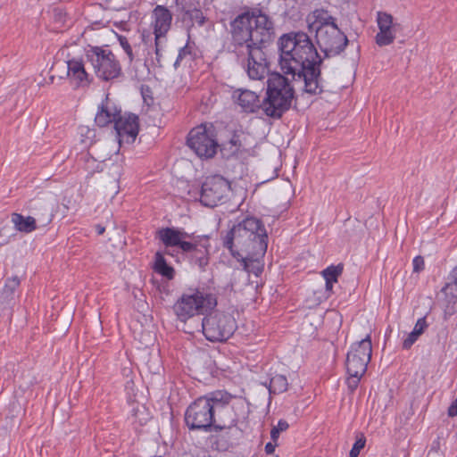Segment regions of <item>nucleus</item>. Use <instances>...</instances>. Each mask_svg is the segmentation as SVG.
<instances>
[{"mask_svg": "<svg viewBox=\"0 0 457 457\" xmlns=\"http://www.w3.org/2000/svg\"><path fill=\"white\" fill-rule=\"evenodd\" d=\"M280 51L279 65L285 75L303 82V90L310 95H319L323 91L320 81V57L310 37L304 32L283 35L278 41Z\"/></svg>", "mask_w": 457, "mask_h": 457, "instance_id": "f257e3e1", "label": "nucleus"}, {"mask_svg": "<svg viewBox=\"0 0 457 457\" xmlns=\"http://www.w3.org/2000/svg\"><path fill=\"white\" fill-rule=\"evenodd\" d=\"M268 235L263 223L257 218L247 217L234 225L223 237V246L228 248L235 258L263 256L267 251Z\"/></svg>", "mask_w": 457, "mask_h": 457, "instance_id": "f03ea898", "label": "nucleus"}, {"mask_svg": "<svg viewBox=\"0 0 457 457\" xmlns=\"http://www.w3.org/2000/svg\"><path fill=\"white\" fill-rule=\"evenodd\" d=\"M237 398L226 391H215L197 398L186 411L187 428L190 430L212 431L219 416L225 413Z\"/></svg>", "mask_w": 457, "mask_h": 457, "instance_id": "7ed1b4c3", "label": "nucleus"}, {"mask_svg": "<svg viewBox=\"0 0 457 457\" xmlns=\"http://www.w3.org/2000/svg\"><path fill=\"white\" fill-rule=\"evenodd\" d=\"M250 412L249 403L243 397L234 399L230 407L225 413L219 416L217 422L212 428L215 434L211 436L212 445L218 451H227L237 444L243 431L239 423L248 419Z\"/></svg>", "mask_w": 457, "mask_h": 457, "instance_id": "20e7f679", "label": "nucleus"}, {"mask_svg": "<svg viewBox=\"0 0 457 457\" xmlns=\"http://www.w3.org/2000/svg\"><path fill=\"white\" fill-rule=\"evenodd\" d=\"M288 76L273 73L268 79L266 96L262 100V112L266 116L278 120L290 109L295 97V86Z\"/></svg>", "mask_w": 457, "mask_h": 457, "instance_id": "39448f33", "label": "nucleus"}, {"mask_svg": "<svg viewBox=\"0 0 457 457\" xmlns=\"http://www.w3.org/2000/svg\"><path fill=\"white\" fill-rule=\"evenodd\" d=\"M216 304L217 300L212 294L196 290L193 294L182 295L174 304L173 311L179 320L186 321L195 315L203 314L204 312L214 308Z\"/></svg>", "mask_w": 457, "mask_h": 457, "instance_id": "423d86ee", "label": "nucleus"}, {"mask_svg": "<svg viewBox=\"0 0 457 457\" xmlns=\"http://www.w3.org/2000/svg\"><path fill=\"white\" fill-rule=\"evenodd\" d=\"M202 328L207 340L222 342L234 334L237 323L230 314L216 312L203 319Z\"/></svg>", "mask_w": 457, "mask_h": 457, "instance_id": "0eeeda50", "label": "nucleus"}, {"mask_svg": "<svg viewBox=\"0 0 457 457\" xmlns=\"http://www.w3.org/2000/svg\"><path fill=\"white\" fill-rule=\"evenodd\" d=\"M248 16L245 11L230 22L231 46L237 56L245 55V51L258 46Z\"/></svg>", "mask_w": 457, "mask_h": 457, "instance_id": "6e6552de", "label": "nucleus"}, {"mask_svg": "<svg viewBox=\"0 0 457 457\" xmlns=\"http://www.w3.org/2000/svg\"><path fill=\"white\" fill-rule=\"evenodd\" d=\"M151 18V26L154 35L155 65L162 67V52L167 44L166 35L171 27L172 14L170 10L163 5H157L153 10Z\"/></svg>", "mask_w": 457, "mask_h": 457, "instance_id": "1a4fd4ad", "label": "nucleus"}, {"mask_svg": "<svg viewBox=\"0 0 457 457\" xmlns=\"http://www.w3.org/2000/svg\"><path fill=\"white\" fill-rule=\"evenodd\" d=\"M187 145L201 159L212 158L219 147L213 130L205 125L197 126L190 130Z\"/></svg>", "mask_w": 457, "mask_h": 457, "instance_id": "9d476101", "label": "nucleus"}, {"mask_svg": "<svg viewBox=\"0 0 457 457\" xmlns=\"http://www.w3.org/2000/svg\"><path fill=\"white\" fill-rule=\"evenodd\" d=\"M316 42L327 58L339 55L349 44L345 34L337 27L316 29Z\"/></svg>", "mask_w": 457, "mask_h": 457, "instance_id": "9b49d317", "label": "nucleus"}, {"mask_svg": "<svg viewBox=\"0 0 457 457\" xmlns=\"http://www.w3.org/2000/svg\"><path fill=\"white\" fill-rule=\"evenodd\" d=\"M252 22L255 44L266 47L276 37L275 24L271 17L262 8L253 7L246 11Z\"/></svg>", "mask_w": 457, "mask_h": 457, "instance_id": "f8f14e48", "label": "nucleus"}, {"mask_svg": "<svg viewBox=\"0 0 457 457\" xmlns=\"http://www.w3.org/2000/svg\"><path fill=\"white\" fill-rule=\"evenodd\" d=\"M87 57L98 79L105 81L114 79V54L109 46L90 47L87 52Z\"/></svg>", "mask_w": 457, "mask_h": 457, "instance_id": "ddd939ff", "label": "nucleus"}, {"mask_svg": "<svg viewBox=\"0 0 457 457\" xmlns=\"http://www.w3.org/2000/svg\"><path fill=\"white\" fill-rule=\"evenodd\" d=\"M230 190V185L221 176L207 178L202 185L201 203L207 207H214L224 202Z\"/></svg>", "mask_w": 457, "mask_h": 457, "instance_id": "4468645a", "label": "nucleus"}, {"mask_svg": "<svg viewBox=\"0 0 457 457\" xmlns=\"http://www.w3.org/2000/svg\"><path fill=\"white\" fill-rule=\"evenodd\" d=\"M262 46H255L245 51L243 67L250 79L262 80L270 72V63Z\"/></svg>", "mask_w": 457, "mask_h": 457, "instance_id": "2eb2a0df", "label": "nucleus"}, {"mask_svg": "<svg viewBox=\"0 0 457 457\" xmlns=\"http://www.w3.org/2000/svg\"><path fill=\"white\" fill-rule=\"evenodd\" d=\"M139 132V118L134 113L121 114L116 110V137L119 146L133 144Z\"/></svg>", "mask_w": 457, "mask_h": 457, "instance_id": "dca6fc26", "label": "nucleus"}, {"mask_svg": "<svg viewBox=\"0 0 457 457\" xmlns=\"http://www.w3.org/2000/svg\"><path fill=\"white\" fill-rule=\"evenodd\" d=\"M187 241L189 248L181 253L186 255L189 262L199 268L204 269L209 263L210 237L208 236H191Z\"/></svg>", "mask_w": 457, "mask_h": 457, "instance_id": "f3484780", "label": "nucleus"}, {"mask_svg": "<svg viewBox=\"0 0 457 457\" xmlns=\"http://www.w3.org/2000/svg\"><path fill=\"white\" fill-rule=\"evenodd\" d=\"M232 99L242 112L245 113H255L257 111H262V101L259 96L249 89L238 88L233 91Z\"/></svg>", "mask_w": 457, "mask_h": 457, "instance_id": "a211bd4d", "label": "nucleus"}, {"mask_svg": "<svg viewBox=\"0 0 457 457\" xmlns=\"http://www.w3.org/2000/svg\"><path fill=\"white\" fill-rule=\"evenodd\" d=\"M157 237L166 247L178 246L181 252L190 247L187 239H189L191 235L175 228H163L159 229L157 231Z\"/></svg>", "mask_w": 457, "mask_h": 457, "instance_id": "6ab92c4d", "label": "nucleus"}, {"mask_svg": "<svg viewBox=\"0 0 457 457\" xmlns=\"http://www.w3.org/2000/svg\"><path fill=\"white\" fill-rule=\"evenodd\" d=\"M67 75L75 87H86L90 84V78L82 61L71 59L67 62Z\"/></svg>", "mask_w": 457, "mask_h": 457, "instance_id": "aec40b11", "label": "nucleus"}, {"mask_svg": "<svg viewBox=\"0 0 457 457\" xmlns=\"http://www.w3.org/2000/svg\"><path fill=\"white\" fill-rule=\"evenodd\" d=\"M110 94L107 93L105 98L98 106L95 117V122L98 127H106L114 120V112L109 100Z\"/></svg>", "mask_w": 457, "mask_h": 457, "instance_id": "412c9836", "label": "nucleus"}, {"mask_svg": "<svg viewBox=\"0 0 457 457\" xmlns=\"http://www.w3.org/2000/svg\"><path fill=\"white\" fill-rule=\"evenodd\" d=\"M370 361L353 353H347L346 370L350 377H362L367 370V365Z\"/></svg>", "mask_w": 457, "mask_h": 457, "instance_id": "4be33fe9", "label": "nucleus"}, {"mask_svg": "<svg viewBox=\"0 0 457 457\" xmlns=\"http://www.w3.org/2000/svg\"><path fill=\"white\" fill-rule=\"evenodd\" d=\"M11 221L14 228L21 233H31L37 228L35 218L31 216H23L21 213L13 212L11 216Z\"/></svg>", "mask_w": 457, "mask_h": 457, "instance_id": "5701e85b", "label": "nucleus"}, {"mask_svg": "<svg viewBox=\"0 0 457 457\" xmlns=\"http://www.w3.org/2000/svg\"><path fill=\"white\" fill-rule=\"evenodd\" d=\"M195 57L196 52L194 50V46L187 42L179 50V54L173 66L176 70L181 66H190Z\"/></svg>", "mask_w": 457, "mask_h": 457, "instance_id": "b1692460", "label": "nucleus"}, {"mask_svg": "<svg viewBox=\"0 0 457 457\" xmlns=\"http://www.w3.org/2000/svg\"><path fill=\"white\" fill-rule=\"evenodd\" d=\"M348 353H353L354 355L356 354L360 358H362L370 361L372 353V344L370 336L368 335L365 338L353 344L351 346V350L348 352Z\"/></svg>", "mask_w": 457, "mask_h": 457, "instance_id": "393cba45", "label": "nucleus"}, {"mask_svg": "<svg viewBox=\"0 0 457 457\" xmlns=\"http://www.w3.org/2000/svg\"><path fill=\"white\" fill-rule=\"evenodd\" d=\"M313 22L312 27L316 29H326L327 27H336L337 26L336 23L337 19L330 15L328 11L325 10H315L312 12Z\"/></svg>", "mask_w": 457, "mask_h": 457, "instance_id": "a878e982", "label": "nucleus"}, {"mask_svg": "<svg viewBox=\"0 0 457 457\" xmlns=\"http://www.w3.org/2000/svg\"><path fill=\"white\" fill-rule=\"evenodd\" d=\"M153 269L156 273L162 275L169 280L173 279L175 276L174 269L167 263L164 256L160 252H157L154 254Z\"/></svg>", "mask_w": 457, "mask_h": 457, "instance_id": "bb28decb", "label": "nucleus"}, {"mask_svg": "<svg viewBox=\"0 0 457 457\" xmlns=\"http://www.w3.org/2000/svg\"><path fill=\"white\" fill-rule=\"evenodd\" d=\"M180 10L184 13V21H188L190 22V24L188 25V29L194 27L195 24L199 27H202L207 21V18L204 15L203 12L200 9H186L184 6H181Z\"/></svg>", "mask_w": 457, "mask_h": 457, "instance_id": "cd10ccee", "label": "nucleus"}, {"mask_svg": "<svg viewBox=\"0 0 457 457\" xmlns=\"http://www.w3.org/2000/svg\"><path fill=\"white\" fill-rule=\"evenodd\" d=\"M262 256H248L247 254L242 255V257L237 258L241 262L243 269L248 273H253L255 276H259L262 272V265L260 262Z\"/></svg>", "mask_w": 457, "mask_h": 457, "instance_id": "c85d7f7f", "label": "nucleus"}, {"mask_svg": "<svg viewBox=\"0 0 457 457\" xmlns=\"http://www.w3.org/2000/svg\"><path fill=\"white\" fill-rule=\"evenodd\" d=\"M263 385L268 387L270 394L274 395L287 391L288 386L286 376L280 374L271 377L269 385H267V382L263 383Z\"/></svg>", "mask_w": 457, "mask_h": 457, "instance_id": "c756f323", "label": "nucleus"}, {"mask_svg": "<svg viewBox=\"0 0 457 457\" xmlns=\"http://www.w3.org/2000/svg\"><path fill=\"white\" fill-rule=\"evenodd\" d=\"M395 38V28L379 29V31L376 35V43L379 46H385L393 43Z\"/></svg>", "mask_w": 457, "mask_h": 457, "instance_id": "7c9ffc66", "label": "nucleus"}, {"mask_svg": "<svg viewBox=\"0 0 457 457\" xmlns=\"http://www.w3.org/2000/svg\"><path fill=\"white\" fill-rule=\"evenodd\" d=\"M343 272V265H330L325 270L321 271V275L324 278L325 280L332 281L337 283L338 280V278L341 276Z\"/></svg>", "mask_w": 457, "mask_h": 457, "instance_id": "2f4dec72", "label": "nucleus"}, {"mask_svg": "<svg viewBox=\"0 0 457 457\" xmlns=\"http://www.w3.org/2000/svg\"><path fill=\"white\" fill-rule=\"evenodd\" d=\"M450 279L451 282L446 283L441 291L445 294V295L457 297V265L452 270Z\"/></svg>", "mask_w": 457, "mask_h": 457, "instance_id": "473e14b6", "label": "nucleus"}, {"mask_svg": "<svg viewBox=\"0 0 457 457\" xmlns=\"http://www.w3.org/2000/svg\"><path fill=\"white\" fill-rule=\"evenodd\" d=\"M20 286V279L18 277H12L8 278L5 282L3 294L5 295V298L12 299L15 294V291Z\"/></svg>", "mask_w": 457, "mask_h": 457, "instance_id": "72a5a7b5", "label": "nucleus"}, {"mask_svg": "<svg viewBox=\"0 0 457 457\" xmlns=\"http://www.w3.org/2000/svg\"><path fill=\"white\" fill-rule=\"evenodd\" d=\"M241 146L242 143L240 140V136L234 134L230 140L223 145L221 151L228 149V151H230V155H235L240 152Z\"/></svg>", "mask_w": 457, "mask_h": 457, "instance_id": "f704fd0d", "label": "nucleus"}, {"mask_svg": "<svg viewBox=\"0 0 457 457\" xmlns=\"http://www.w3.org/2000/svg\"><path fill=\"white\" fill-rule=\"evenodd\" d=\"M378 29L395 28L393 23V16L386 12H378L377 17Z\"/></svg>", "mask_w": 457, "mask_h": 457, "instance_id": "c9c22d12", "label": "nucleus"}, {"mask_svg": "<svg viewBox=\"0 0 457 457\" xmlns=\"http://www.w3.org/2000/svg\"><path fill=\"white\" fill-rule=\"evenodd\" d=\"M288 427H289V425L287 420H279L278 422V425L274 426L271 428V431H270L271 440L273 442H277L279 437V434L283 431H286L288 428Z\"/></svg>", "mask_w": 457, "mask_h": 457, "instance_id": "e433bc0d", "label": "nucleus"}, {"mask_svg": "<svg viewBox=\"0 0 457 457\" xmlns=\"http://www.w3.org/2000/svg\"><path fill=\"white\" fill-rule=\"evenodd\" d=\"M116 38L118 39L120 46L122 47V49L128 55L129 62H131L134 60V54H133L132 47H131L130 44L129 43L127 37L124 36H121V35H118L116 33Z\"/></svg>", "mask_w": 457, "mask_h": 457, "instance_id": "4c0bfd02", "label": "nucleus"}, {"mask_svg": "<svg viewBox=\"0 0 457 457\" xmlns=\"http://www.w3.org/2000/svg\"><path fill=\"white\" fill-rule=\"evenodd\" d=\"M366 440L363 436L357 439L350 451V457H358L360 451L365 446Z\"/></svg>", "mask_w": 457, "mask_h": 457, "instance_id": "58836bf2", "label": "nucleus"}, {"mask_svg": "<svg viewBox=\"0 0 457 457\" xmlns=\"http://www.w3.org/2000/svg\"><path fill=\"white\" fill-rule=\"evenodd\" d=\"M428 327L427 321L425 318H420L417 320L412 332L420 337Z\"/></svg>", "mask_w": 457, "mask_h": 457, "instance_id": "ea45409f", "label": "nucleus"}, {"mask_svg": "<svg viewBox=\"0 0 457 457\" xmlns=\"http://www.w3.org/2000/svg\"><path fill=\"white\" fill-rule=\"evenodd\" d=\"M412 265H413V271L414 272H420L421 270H424V267H425V262H424V259L422 256H416L413 261H412Z\"/></svg>", "mask_w": 457, "mask_h": 457, "instance_id": "a19ab883", "label": "nucleus"}, {"mask_svg": "<svg viewBox=\"0 0 457 457\" xmlns=\"http://www.w3.org/2000/svg\"><path fill=\"white\" fill-rule=\"evenodd\" d=\"M418 337H419L411 331L403 343V349H410L411 345L417 341Z\"/></svg>", "mask_w": 457, "mask_h": 457, "instance_id": "79ce46f5", "label": "nucleus"}, {"mask_svg": "<svg viewBox=\"0 0 457 457\" xmlns=\"http://www.w3.org/2000/svg\"><path fill=\"white\" fill-rule=\"evenodd\" d=\"M361 377H350L348 378L347 384L351 391H353L358 386V384L360 382Z\"/></svg>", "mask_w": 457, "mask_h": 457, "instance_id": "37998d69", "label": "nucleus"}, {"mask_svg": "<svg viewBox=\"0 0 457 457\" xmlns=\"http://www.w3.org/2000/svg\"><path fill=\"white\" fill-rule=\"evenodd\" d=\"M447 414L449 417L457 416V398L448 407Z\"/></svg>", "mask_w": 457, "mask_h": 457, "instance_id": "c03bdc74", "label": "nucleus"}, {"mask_svg": "<svg viewBox=\"0 0 457 457\" xmlns=\"http://www.w3.org/2000/svg\"><path fill=\"white\" fill-rule=\"evenodd\" d=\"M125 19H126V16H123V17H121V19L119 21H116V27H118L119 29H120L122 30H129L130 28Z\"/></svg>", "mask_w": 457, "mask_h": 457, "instance_id": "a18cd8bd", "label": "nucleus"}, {"mask_svg": "<svg viewBox=\"0 0 457 457\" xmlns=\"http://www.w3.org/2000/svg\"><path fill=\"white\" fill-rule=\"evenodd\" d=\"M125 19H126V16H123V17H121V19L119 21H116V27H118L119 29H120L122 30H129L130 28Z\"/></svg>", "mask_w": 457, "mask_h": 457, "instance_id": "49530a36", "label": "nucleus"}, {"mask_svg": "<svg viewBox=\"0 0 457 457\" xmlns=\"http://www.w3.org/2000/svg\"><path fill=\"white\" fill-rule=\"evenodd\" d=\"M276 446H277V442H273L272 441V442L267 443L266 445H265V452H266V453H268V454L273 453L274 451H275Z\"/></svg>", "mask_w": 457, "mask_h": 457, "instance_id": "de8ad7c7", "label": "nucleus"}, {"mask_svg": "<svg viewBox=\"0 0 457 457\" xmlns=\"http://www.w3.org/2000/svg\"><path fill=\"white\" fill-rule=\"evenodd\" d=\"M141 93H142V96L144 98L145 103L149 104V103L147 101V96H148V93H151L150 87L148 86H142Z\"/></svg>", "mask_w": 457, "mask_h": 457, "instance_id": "09e8293b", "label": "nucleus"}, {"mask_svg": "<svg viewBox=\"0 0 457 457\" xmlns=\"http://www.w3.org/2000/svg\"><path fill=\"white\" fill-rule=\"evenodd\" d=\"M325 292L328 294L327 297H328L332 294L333 285L335 282L325 280Z\"/></svg>", "mask_w": 457, "mask_h": 457, "instance_id": "8fccbe9b", "label": "nucleus"}, {"mask_svg": "<svg viewBox=\"0 0 457 457\" xmlns=\"http://www.w3.org/2000/svg\"><path fill=\"white\" fill-rule=\"evenodd\" d=\"M96 231L98 235H102L105 231V228L104 226L98 224L96 226Z\"/></svg>", "mask_w": 457, "mask_h": 457, "instance_id": "3c124183", "label": "nucleus"}, {"mask_svg": "<svg viewBox=\"0 0 457 457\" xmlns=\"http://www.w3.org/2000/svg\"><path fill=\"white\" fill-rule=\"evenodd\" d=\"M150 37V34L146 35L145 30L142 32V40L144 43H147V39Z\"/></svg>", "mask_w": 457, "mask_h": 457, "instance_id": "603ef678", "label": "nucleus"}, {"mask_svg": "<svg viewBox=\"0 0 457 457\" xmlns=\"http://www.w3.org/2000/svg\"><path fill=\"white\" fill-rule=\"evenodd\" d=\"M439 448V440L437 439L436 442L433 443V445L431 447V450H435L436 452Z\"/></svg>", "mask_w": 457, "mask_h": 457, "instance_id": "864d4df0", "label": "nucleus"}, {"mask_svg": "<svg viewBox=\"0 0 457 457\" xmlns=\"http://www.w3.org/2000/svg\"><path fill=\"white\" fill-rule=\"evenodd\" d=\"M174 3L177 6H179V0H174Z\"/></svg>", "mask_w": 457, "mask_h": 457, "instance_id": "5fc2aeb1", "label": "nucleus"}, {"mask_svg": "<svg viewBox=\"0 0 457 457\" xmlns=\"http://www.w3.org/2000/svg\"><path fill=\"white\" fill-rule=\"evenodd\" d=\"M120 71V69H117V68H116V74H115V77H118V73H119V71Z\"/></svg>", "mask_w": 457, "mask_h": 457, "instance_id": "6e6d98bb", "label": "nucleus"}, {"mask_svg": "<svg viewBox=\"0 0 457 457\" xmlns=\"http://www.w3.org/2000/svg\"><path fill=\"white\" fill-rule=\"evenodd\" d=\"M121 12H125L126 15L129 16V13L127 12L126 9H123Z\"/></svg>", "mask_w": 457, "mask_h": 457, "instance_id": "4d7b16f0", "label": "nucleus"}]
</instances>
